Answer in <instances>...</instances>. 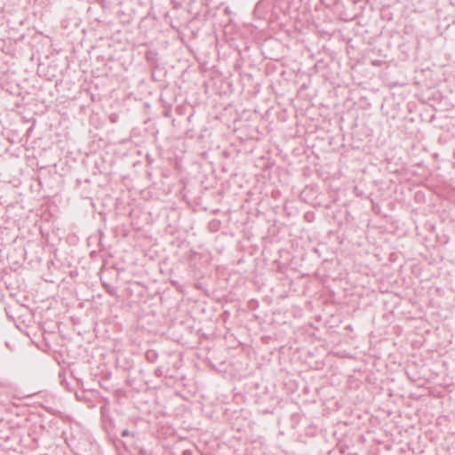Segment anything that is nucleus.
<instances>
[{
	"label": "nucleus",
	"mask_w": 455,
	"mask_h": 455,
	"mask_svg": "<svg viewBox=\"0 0 455 455\" xmlns=\"http://www.w3.org/2000/svg\"><path fill=\"white\" fill-rule=\"evenodd\" d=\"M124 201H116L115 202V207L117 210H120L121 206L124 204Z\"/></svg>",
	"instance_id": "nucleus-3"
},
{
	"label": "nucleus",
	"mask_w": 455,
	"mask_h": 455,
	"mask_svg": "<svg viewBox=\"0 0 455 455\" xmlns=\"http://www.w3.org/2000/svg\"><path fill=\"white\" fill-rule=\"evenodd\" d=\"M132 213V209L128 211V214L130 215Z\"/></svg>",
	"instance_id": "nucleus-6"
},
{
	"label": "nucleus",
	"mask_w": 455,
	"mask_h": 455,
	"mask_svg": "<svg viewBox=\"0 0 455 455\" xmlns=\"http://www.w3.org/2000/svg\"><path fill=\"white\" fill-rule=\"evenodd\" d=\"M371 203L375 213L386 218L388 217V213L394 206L391 201H371Z\"/></svg>",
	"instance_id": "nucleus-1"
},
{
	"label": "nucleus",
	"mask_w": 455,
	"mask_h": 455,
	"mask_svg": "<svg viewBox=\"0 0 455 455\" xmlns=\"http://www.w3.org/2000/svg\"><path fill=\"white\" fill-rule=\"evenodd\" d=\"M155 375H156V377H161V376H163V371H162V369H161L160 367H158L157 369H156V371H155Z\"/></svg>",
	"instance_id": "nucleus-4"
},
{
	"label": "nucleus",
	"mask_w": 455,
	"mask_h": 455,
	"mask_svg": "<svg viewBox=\"0 0 455 455\" xmlns=\"http://www.w3.org/2000/svg\"><path fill=\"white\" fill-rule=\"evenodd\" d=\"M129 435H130V432H129V430H128V429H124V430L122 431V433H121V435H122V436H124H124H128Z\"/></svg>",
	"instance_id": "nucleus-5"
},
{
	"label": "nucleus",
	"mask_w": 455,
	"mask_h": 455,
	"mask_svg": "<svg viewBox=\"0 0 455 455\" xmlns=\"http://www.w3.org/2000/svg\"><path fill=\"white\" fill-rule=\"evenodd\" d=\"M145 358L148 363H155L158 358V353L154 349H149L145 354Z\"/></svg>",
	"instance_id": "nucleus-2"
}]
</instances>
